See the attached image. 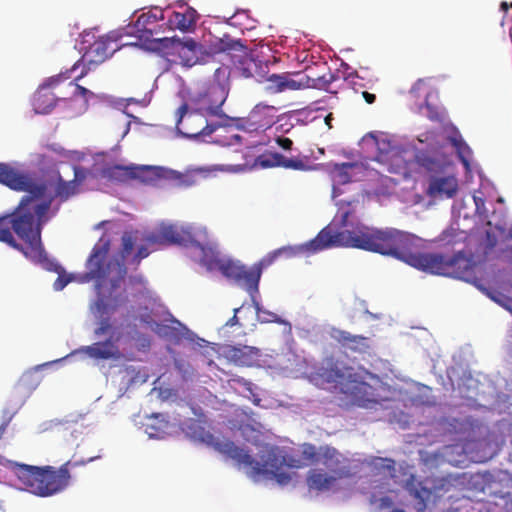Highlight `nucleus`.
Segmentation results:
<instances>
[{
  "label": "nucleus",
  "instance_id": "8",
  "mask_svg": "<svg viewBox=\"0 0 512 512\" xmlns=\"http://www.w3.org/2000/svg\"><path fill=\"white\" fill-rule=\"evenodd\" d=\"M92 309L101 318L97 328L94 330L95 336L100 337L109 334V337L105 341L81 347L79 352H83L95 360L120 359L122 354L117 343L121 338V334H116L110 319L104 317L105 315L112 314L116 309V305H110L104 297L99 296Z\"/></svg>",
  "mask_w": 512,
  "mask_h": 512
},
{
  "label": "nucleus",
  "instance_id": "6",
  "mask_svg": "<svg viewBox=\"0 0 512 512\" xmlns=\"http://www.w3.org/2000/svg\"><path fill=\"white\" fill-rule=\"evenodd\" d=\"M374 226H354L349 231H333L330 226L324 228L317 236L299 245H287L277 249L280 258L309 257L332 247H353L374 252Z\"/></svg>",
  "mask_w": 512,
  "mask_h": 512
},
{
  "label": "nucleus",
  "instance_id": "51",
  "mask_svg": "<svg viewBox=\"0 0 512 512\" xmlns=\"http://www.w3.org/2000/svg\"><path fill=\"white\" fill-rule=\"evenodd\" d=\"M14 413L8 415L5 420L3 421V423L0 425V438L2 437V435L5 433L12 417H13Z\"/></svg>",
  "mask_w": 512,
  "mask_h": 512
},
{
  "label": "nucleus",
  "instance_id": "37",
  "mask_svg": "<svg viewBox=\"0 0 512 512\" xmlns=\"http://www.w3.org/2000/svg\"><path fill=\"white\" fill-rule=\"evenodd\" d=\"M355 202H347V203H341L339 208H338V212H337V215H336V218L339 217L340 218V223L339 224H343V225H346V224H353L356 217L354 216L356 210H355V206L353 205Z\"/></svg>",
  "mask_w": 512,
  "mask_h": 512
},
{
  "label": "nucleus",
  "instance_id": "43",
  "mask_svg": "<svg viewBox=\"0 0 512 512\" xmlns=\"http://www.w3.org/2000/svg\"><path fill=\"white\" fill-rule=\"evenodd\" d=\"M430 94H431L430 91L425 92L424 107L427 110V117L432 121H439V120H441V115H440L437 107L433 106L428 101Z\"/></svg>",
  "mask_w": 512,
  "mask_h": 512
},
{
  "label": "nucleus",
  "instance_id": "10",
  "mask_svg": "<svg viewBox=\"0 0 512 512\" xmlns=\"http://www.w3.org/2000/svg\"><path fill=\"white\" fill-rule=\"evenodd\" d=\"M227 97L228 88L218 81H213L193 95L188 104L207 117L214 116L227 120L228 116L222 110Z\"/></svg>",
  "mask_w": 512,
  "mask_h": 512
},
{
  "label": "nucleus",
  "instance_id": "36",
  "mask_svg": "<svg viewBox=\"0 0 512 512\" xmlns=\"http://www.w3.org/2000/svg\"><path fill=\"white\" fill-rule=\"evenodd\" d=\"M38 386L35 375L24 373L15 385L17 392L23 393L25 397L29 396Z\"/></svg>",
  "mask_w": 512,
  "mask_h": 512
},
{
  "label": "nucleus",
  "instance_id": "23",
  "mask_svg": "<svg viewBox=\"0 0 512 512\" xmlns=\"http://www.w3.org/2000/svg\"><path fill=\"white\" fill-rule=\"evenodd\" d=\"M219 170L216 166L212 168L199 167L179 172L167 168V181L174 182L178 187L188 188L198 183L199 177H206L210 172Z\"/></svg>",
  "mask_w": 512,
  "mask_h": 512
},
{
  "label": "nucleus",
  "instance_id": "41",
  "mask_svg": "<svg viewBox=\"0 0 512 512\" xmlns=\"http://www.w3.org/2000/svg\"><path fill=\"white\" fill-rule=\"evenodd\" d=\"M265 90L272 94L283 92V74L270 75L267 78V85L265 87Z\"/></svg>",
  "mask_w": 512,
  "mask_h": 512
},
{
  "label": "nucleus",
  "instance_id": "50",
  "mask_svg": "<svg viewBox=\"0 0 512 512\" xmlns=\"http://www.w3.org/2000/svg\"><path fill=\"white\" fill-rule=\"evenodd\" d=\"M393 506V501L390 497L384 496L379 499V508L385 509V508H391Z\"/></svg>",
  "mask_w": 512,
  "mask_h": 512
},
{
  "label": "nucleus",
  "instance_id": "55",
  "mask_svg": "<svg viewBox=\"0 0 512 512\" xmlns=\"http://www.w3.org/2000/svg\"><path fill=\"white\" fill-rule=\"evenodd\" d=\"M125 371H126L127 373H133V372L135 371V368H134L133 366H127V367L125 368Z\"/></svg>",
  "mask_w": 512,
  "mask_h": 512
},
{
  "label": "nucleus",
  "instance_id": "53",
  "mask_svg": "<svg viewBox=\"0 0 512 512\" xmlns=\"http://www.w3.org/2000/svg\"><path fill=\"white\" fill-rule=\"evenodd\" d=\"M363 95V98L365 99V101L368 103V104H373L376 100V96L372 93H369L367 91H364L362 93Z\"/></svg>",
  "mask_w": 512,
  "mask_h": 512
},
{
  "label": "nucleus",
  "instance_id": "59",
  "mask_svg": "<svg viewBox=\"0 0 512 512\" xmlns=\"http://www.w3.org/2000/svg\"><path fill=\"white\" fill-rule=\"evenodd\" d=\"M99 224H101V225L109 224V221L103 220V221H101Z\"/></svg>",
  "mask_w": 512,
  "mask_h": 512
},
{
  "label": "nucleus",
  "instance_id": "2",
  "mask_svg": "<svg viewBox=\"0 0 512 512\" xmlns=\"http://www.w3.org/2000/svg\"><path fill=\"white\" fill-rule=\"evenodd\" d=\"M309 378L318 387L329 386L333 392L342 396L347 405L369 408L382 400L378 388L367 382V379L375 380L379 387H383L376 374L334 358L325 359Z\"/></svg>",
  "mask_w": 512,
  "mask_h": 512
},
{
  "label": "nucleus",
  "instance_id": "52",
  "mask_svg": "<svg viewBox=\"0 0 512 512\" xmlns=\"http://www.w3.org/2000/svg\"><path fill=\"white\" fill-rule=\"evenodd\" d=\"M239 311V308L234 309V315L226 322V326H234L238 324V317L237 312Z\"/></svg>",
  "mask_w": 512,
  "mask_h": 512
},
{
  "label": "nucleus",
  "instance_id": "45",
  "mask_svg": "<svg viewBox=\"0 0 512 512\" xmlns=\"http://www.w3.org/2000/svg\"><path fill=\"white\" fill-rule=\"evenodd\" d=\"M195 428H199L202 430V428L200 427L198 421L194 420V419H189L188 422H185L182 426V430L183 431H186L187 433L188 432V429L189 430H194L193 433H191V436L194 437V438H201L202 440H204L203 436H202V433H196V430Z\"/></svg>",
  "mask_w": 512,
  "mask_h": 512
},
{
  "label": "nucleus",
  "instance_id": "63",
  "mask_svg": "<svg viewBox=\"0 0 512 512\" xmlns=\"http://www.w3.org/2000/svg\"><path fill=\"white\" fill-rule=\"evenodd\" d=\"M505 308L511 310V307H509L508 305H505Z\"/></svg>",
  "mask_w": 512,
  "mask_h": 512
},
{
  "label": "nucleus",
  "instance_id": "33",
  "mask_svg": "<svg viewBox=\"0 0 512 512\" xmlns=\"http://www.w3.org/2000/svg\"><path fill=\"white\" fill-rule=\"evenodd\" d=\"M105 175L113 181L126 183L130 180H134V165L122 166L114 165L109 167L105 171Z\"/></svg>",
  "mask_w": 512,
  "mask_h": 512
},
{
  "label": "nucleus",
  "instance_id": "40",
  "mask_svg": "<svg viewBox=\"0 0 512 512\" xmlns=\"http://www.w3.org/2000/svg\"><path fill=\"white\" fill-rule=\"evenodd\" d=\"M161 416V414L154 415L153 418L154 420L157 421V424H148L146 426V432L150 437L159 438L166 433V430L168 428V422L163 419L159 420V417Z\"/></svg>",
  "mask_w": 512,
  "mask_h": 512
},
{
  "label": "nucleus",
  "instance_id": "26",
  "mask_svg": "<svg viewBox=\"0 0 512 512\" xmlns=\"http://www.w3.org/2000/svg\"><path fill=\"white\" fill-rule=\"evenodd\" d=\"M340 456V453L335 448L321 446V454L319 455L318 463L325 466L331 474L342 479L348 477L350 474L347 469L341 467Z\"/></svg>",
  "mask_w": 512,
  "mask_h": 512
},
{
  "label": "nucleus",
  "instance_id": "13",
  "mask_svg": "<svg viewBox=\"0 0 512 512\" xmlns=\"http://www.w3.org/2000/svg\"><path fill=\"white\" fill-rule=\"evenodd\" d=\"M219 271L225 278L233 281L237 285L245 288L247 292L253 294L258 291L260 281V271L247 269L246 266L232 259H224L219 266Z\"/></svg>",
  "mask_w": 512,
  "mask_h": 512
},
{
  "label": "nucleus",
  "instance_id": "42",
  "mask_svg": "<svg viewBox=\"0 0 512 512\" xmlns=\"http://www.w3.org/2000/svg\"><path fill=\"white\" fill-rule=\"evenodd\" d=\"M280 259V256L277 252V249L267 253L257 264H255L252 269L259 270L260 275L262 274V270L271 266L276 260Z\"/></svg>",
  "mask_w": 512,
  "mask_h": 512
},
{
  "label": "nucleus",
  "instance_id": "49",
  "mask_svg": "<svg viewBox=\"0 0 512 512\" xmlns=\"http://www.w3.org/2000/svg\"><path fill=\"white\" fill-rule=\"evenodd\" d=\"M74 95L76 96H81L83 98H87V96H93V92H91L90 90H88L87 88L79 85V84H75V93Z\"/></svg>",
  "mask_w": 512,
  "mask_h": 512
},
{
  "label": "nucleus",
  "instance_id": "29",
  "mask_svg": "<svg viewBox=\"0 0 512 512\" xmlns=\"http://www.w3.org/2000/svg\"><path fill=\"white\" fill-rule=\"evenodd\" d=\"M336 340L345 348L358 353H366L371 349V340L362 335H353L347 331H337Z\"/></svg>",
  "mask_w": 512,
  "mask_h": 512
},
{
  "label": "nucleus",
  "instance_id": "7",
  "mask_svg": "<svg viewBox=\"0 0 512 512\" xmlns=\"http://www.w3.org/2000/svg\"><path fill=\"white\" fill-rule=\"evenodd\" d=\"M70 465H72L71 461H67L59 468L10 462V469L23 490L39 497H49L68 487L71 478Z\"/></svg>",
  "mask_w": 512,
  "mask_h": 512
},
{
  "label": "nucleus",
  "instance_id": "27",
  "mask_svg": "<svg viewBox=\"0 0 512 512\" xmlns=\"http://www.w3.org/2000/svg\"><path fill=\"white\" fill-rule=\"evenodd\" d=\"M167 168L152 165H134V180L145 185L156 186L160 181L166 180Z\"/></svg>",
  "mask_w": 512,
  "mask_h": 512
},
{
  "label": "nucleus",
  "instance_id": "32",
  "mask_svg": "<svg viewBox=\"0 0 512 512\" xmlns=\"http://www.w3.org/2000/svg\"><path fill=\"white\" fill-rule=\"evenodd\" d=\"M80 192V188L76 186L75 182L66 181L61 176L58 177L54 188V198L60 200V202H65L71 197L77 195Z\"/></svg>",
  "mask_w": 512,
  "mask_h": 512
},
{
  "label": "nucleus",
  "instance_id": "20",
  "mask_svg": "<svg viewBox=\"0 0 512 512\" xmlns=\"http://www.w3.org/2000/svg\"><path fill=\"white\" fill-rule=\"evenodd\" d=\"M482 234H488L492 244L491 253L499 247L501 253L512 258V226H479Z\"/></svg>",
  "mask_w": 512,
  "mask_h": 512
},
{
  "label": "nucleus",
  "instance_id": "34",
  "mask_svg": "<svg viewBox=\"0 0 512 512\" xmlns=\"http://www.w3.org/2000/svg\"><path fill=\"white\" fill-rule=\"evenodd\" d=\"M451 144L456 149L457 155L462 162V164L468 168L470 165V157L472 156V150L467 145V143L463 140L461 135L457 132L455 136L449 137Z\"/></svg>",
  "mask_w": 512,
  "mask_h": 512
},
{
  "label": "nucleus",
  "instance_id": "1",
  "mask_svg": "<svg viewBox=\"0 0 512 512\" xmlns=\"http://www.w3.org/2000/svg\"><path fill=\"white\" fill-rule=\"evenodd\" d=\"M440 241L444 246H451L454 253H411L410 234L395 228L375 227L374 252L393 256L425 272L460 279H466L473 267L485 262L491 254L489 235L482 234L479 226L469 233L450 226L442 232Z\"/></svg>",
  "mask_w": 512,
  "mask_h": 512
},
{
  "label": "nucleus",
  "instance_id": "56",
  "mask_svg": "<svg viewBox=\"0 0 512 512\" xmlns=\"http://www.w3.org/2000/svg\"><path fill=\"white\" fill-rule=\"evenodd\" d=\"M489 296L492 298V300L498 302V303H501V300L499 298H497L496 296L492 295L489 293Z\"/></svg>",
  "mask_w": 512,
  "mask_h": 512
},
{
  "label": "nucleus",
  "instance_id": "21",
  "mask_svg": "<svg viewBox=\"0 0 512 512\" xmlns=\"http://www.w3.org/2000/svg\"><path fill=\"white\" fill-rule=\"evenodd\" d=\"M255 165L261 168L282 167L292 170H304L306 165L300 158H287L278 152H265L255 159Z\"/></svg>",
  "mask_w": 512,
  "mask_h": 512
},
{
  "label": "nucleus",
  "instance_id": "17",
  "mask_svg": "<svg viewBox=\"0 0 512 512\" xmlns=\"http://www.w3.org/2000/svg\"><path fill=\"white\" fill-rule=\"evenodd\" d=\"M335 76L331 72L319 77H310L304 73H296L293 76L283 74V87L286 90H301L305 88H315L328 90L329 85L335 81Z\"/></svg>",
  "mask_w": 512,
  "mask_h": 512
},
{
  "label": "nucleus",
  "instance_id": "54",
  "mask_svg": "<svg viewBox=\"0 0 512 512\" xmlns=\"http://www.w3.org/2000/svg\"><path fill=\"white\" fill-rule=\"evenodd\" d=\"M334 117H333V114L332 113H329L328 115H326L325 117V124L328 126L329 129L332 128V121H333Z\"/></svg>",
  "mask_w": 512,
  "mask_h": 512
},
{
  "label": "nucleus",
  "instance_id": "60",
  "mask_svg": "<svg viewBox=\"0 0 512 512\" xmlns=\"http://www.w3.org/2000/svg\"><path fill=\"white\" fill-rule=\"evenodd\" d=\"M393 512H405V511L399 510V509H395V510H393Z\"/></svg>",
  "mask_w": 512,
  "mask_h": 512
},
{
  "label": "nucleus",
  "instance_id": "16",
  "mask_svg": "<svg viewBox=\"0 0 512 512\" xmlns=\"http://www.w3.org/2000/svg\"><path fill=\"white\" fill-rule=\"evenodd\" d=\"M277 121V108L257 104L245 118L243 128L249 132L266 131Z\"/></svg>",
  "mask_w": 512,
  "mask_h": 512
},
{
  "label": "nucleus",
  "instance_id": "19",
  "mask_svg": "<svg viewBox=\"0 0 512 512\" xmlns=\"http://www.w3.org/2000/svg\"><path fill=\"white\" fill-rule=\"evenodd\" d=\"M458 191V180L453 174L431 175L426 190L432 198H452Z\"/></svg>",
  "mask_w": 512,
  "mask_h": 512
},
{
  "label": "nucleus",
  "instance_id": "44",
  "mask_svg": "<svg viewBox=\"0 0 512 512\" xmlns=\"http://www.w3.org/2000/svg\"><path fill=\"white\" fill-rule=\"evenodd\" d=\"M74 178L71 180L72 182L76 183V186L80 188V186L83 184V182L86 180L88 171L84 167L81 166H74Z\"/></svg>",
  "mask_w": 512,
  "mask_h": 512
},
{
  "label": "nucleus",
  "instance_id": "12",
  "mask_svg": "<svg viewBox=\"0 0 512 512\" xmlns=\"http://www.w3.org/2000/svg\"><path fill=\"white\" fill-rule=\"evenodd\" d=\"M118 49L119 46L115 41H112L109 37L101 36L89 45L83 56L74 63L69 71L71 73L82 67L80 74L75 78L77 81L86 76L97 65L103 63Z\"/></svg>",
  "mask_w": 512,
  "mask_h": 512
},
{
  "label": "nucleus",
  "instance_id": "15",
  "mask_svg": "<svg viewBox=\"0 0 512 512\" xmlns=\"http://www.w3.org/2000/svg\"><path fill=\"white\" fill-rule=\"evenodd\" d=\"M41 226H6L0 229V241L7 243L11 247L23 251V247L16 242L13 233L18 239L34 249L40 243Z\"/></svg>",
  "mask_w": 512,
  "mask_h": 512
},
{
  "label": "nucleus",
  "instance_id": "58",
  "mask_svg": "<svg viewBox=\"0 0 512 512\" xmlns=\"http://www.w3.org/2000/svg\"><path fill=\"white\" fill-rule=\"evenodd\" d=\"M54 264H55V263H50V264H49V267H48V270H50V271H54Z\"/></svg>",
  "mask_w": 512,
  "mask_h": 512
},
{
  "label": "nucleus",
  "instance_id": "61",
  "mask_svg": "<svg viewBox=\"0 0 512 512\" xmlns=\"http://www.w3.org/2000/svg\"><path fill=\"white\" fill-rule=\"evenodd\" d=\"M505 308L511 310V307H509L508 305H505Z\"/></svg>",
  "mask_w": 512,
  "mask_h": 512
},
{
  "label": "nucleus",
  "instance_id": "28",
  "mask_svg": "<svg viewBox=\"0 0 512 512\" xmlns=\"http://www.w3.org/2000/svg\"><path fill=\"white\" fill-rule=\"evenodd\" d=\"M164 19V11L160 8H153L148 12L142 13L135 22V28L141 35L139 39H149L154 34L152 25L156 24L159 20Z\"/></svg>",
  "mask_w": 512,
  "mask_h": 512
},
{
  "label": "nucleus",
  "instance_id": "4",
  "mask_svg": "<svg viewBox=\"0 0 512 512\" xmlns=\"http://www.w3.org/2000/svg\"><path fill=\"white\" fill-rule=\"evenodd\" d=\"M0 183L14 191L29 193L22 197L13 213L0 217V224H44L50 219L51 200L33 204L35 198L45 195V183L35 182L28 174L6 163H0Z\"/></svg>",
  "mask_w": 512,
  "mask_h": 512
},
{
  "label": "nucleus",
  "instance_id": "38",
  "mask_svg": "<svg viewBox=\"0 0 512 512\" xmlns=\"http://www.w3.org/2000/svg\"><path fill=\"white\" fill-rule=\"evenodd\" d=\"M54 272L58 274L57 279L53 283L55 291L63 290L70 282L76 279L75 275L67 274L65 269L59 264H54Z\"/></svg>",
  "mask_w": 512,
  "mask_h": 512
},
{
  "label": "nucleus",
  "instance_id": "22",
  "mask_svg": "<svg viewBox=\"0 0 512 512\" xmlns=\"http://www.w3.org/2000/svg\"><path fill=\"white\" fill-rule=\"evenodd\" d=\"M225 357L238 366L250 367L258 361L260 350L247 345H227L224 348Z\"/></svg>",
  "mask_w": 512,
  "mask_h": 512
},
{
  "label": "nucleus",
  "instance_id": "48",
  "mask_svg": "<svg viewBox=\"0 0 512 512\" xmlns=\"http://www.w3.org/2000/svg\"><path fill=\"white\" fill-rule=\"evenodd\" d=\"M149 251L146 247L144 246H141L138 248L134 258H133V261L136 265H138L140 263V261L144 258H146L148 255H149Z\"/></svg>",
  "mask_w": 512,
  "mask_h": 512
},
{
  "label": "nucleus",
  "instance_id": "14",
  "mask_svg": "<svg viewBox=\"0 0 512 512\" xmlns=\"http://www.w3.org/2000/svg\"><path fill=\"white\" fill-rule=\"evenodd\" d=\"M70 78V71L60 73L59 75L48 78L39 86L33 97V107L38 114H47L56 106L57 98L50 91L57 86L63 79Z\"/></svg>",
  "mask_w": 512,
  "mask_h": 512
},
{
  "label": "nucleus",
  "instance_id": "5",
  "mask_svg": "<svg viewBox=\"0 0 512 512\" xmlns=\"http://www.w3.org/2000/svg\"><path fill=\"white\" fill-rule=\"evenodd\" d=\"M113 239L105 232L94 245L87 261V271L79 276V282L85 283L91 280L97 282L96 288L99 290L105 281L111 282L112 286H116L126 275L125 258L131 254L135 238L131 233H124L121 236V248L119 257H113L107 260Z\"/></svg>",
  "mask_w": 512,
  "mask_h": 512
},
{
  "label": "nucleus",
  "instance_id": "46",
  "mask_svg": "<svg viewBox=\"0 0 512 512\" xmlns=\"http://www.w3.org/2000/svg\"><path fill=\"white\" fill-rule=\"evenodd\" d=\"M426 84L423 79H418L410 89V94L414 97H419L420 92L425 88Z\"/></svg>",
  "mask_w": 512,
  "mask_h": 512
},
{
  "label": "nucleus",
  "instance_id": "35",
  "mask_svg": "<svg viewBox=\"0 0 512 512\" xmlns=\"http://www.w3.org/2000/svg\"><path fill=\"white\" fill-rule=\"evenodd\" d=\"M259 67V62L254 58L245 55L239 60L237 70L244 78H251L256 76V71Z\"/></svg>",
  "mask_w": 512,
  "mask_h": 512
},
{
  "label": "nucleus",
  "instance_id": "47",
  "mask_svg": "<svg viewBox=\"0 0 512 512\" xmlns=\"http://www.w3.org/2000/svg\"><path fill=\"white\" fill-rule=\"evenodd\" d=\"M276 143L279 147L284 150H291L293 146V141L290 138L279 136L276 138Z\"/></svg>",
  "mask_w": 512,
  "mask_h": 512
},
{
  "label": "nucleus",
  "instance_id": "31",
  "mask_svg": "<svg viewBox=\"0 0 512 512\" xmlns=\"http://www.w3.org/2000/svg\"><path fill=\"white\" fill-rule=\"evenodd\" d=\"M338 479L340 478L331 473L311 469L307 474L306 483L310 490L326 491L331 489Z\"/></svg>",
  "mask_w": 512,
  "mask_h": 512
},
{
  "label": "nucleus",
  "instance_id": "30",
  "mask_svg": "<svg viewBox=\"0 0 512 512\" xmlns=\"http://www.w3.org/2000/svg\"><path fill=\"white\" fill-rule=\"evenodd\" d=\"M197 19V11L192 7L186 6L183 12L173 11L168 19V24L171 29H179L185 32L195 26Z\"/></svg>",
  "mask_w": 512,
  "mask_h": 512
},
{
  "label": "nucleus",
  "instance_id": "57",
  "mask_svg": "<svg viewBox=\"0 0 512 512\" xmlns=\"http://www.w3.org/2000/svg\"><path fill=\"white\" fill-rule=\"evenodd\" d=\"M340 166H341V168H351V167H352V164H349V163H342Z\"/></svg>",
  "mask_w": 512,
  "mask_h": 512
},
{
  "label": "nucleus",
  "instance_id": "11",
  "mask_svg": "<svg viewBox=\"0 0 512 512\" xmlns=\"http://www.w3.org/2000/svg\"><path fill=\"white\" fill-rule=\"evenodd\" d=\"M177 117L176 129L187 138L209 136L219 127L217 124H209L206 115L187 103L178 108Z\"/></svg>",
  "mask_w": 512,
  "mask_h": 512
},
{
  "label": "nucleus",
  "instance_id": "25",
  "mask_svg": "<svg viewBox=\"0 0 512 512\" xmlns=\"http://www.w3.org/2000/svg\"><path fill=\"white\" fill-rule=\"evenodd\" d=\"M415 161L421 168L432 175L442 174L449 165V161L443 154L430 150L417 151Z\"/></svg>",
  "mask_w": 512,
  "mask_h": 512
},
{
  "label": "nucleus",
  "instance_id": "39",
  "mask_svg": "<svg viewBox=\"0 0 512 512\" xmlns=\"http://www.w3.org/2000/svg\"><path fill=\"white\" fill-rule=\"evenodd\" d=\"M302 460L310 464H316L319 461V455L321 454V447L317 449L315 445L305 443L302 445Z\"/></svg>",
  "mask_w": 512,
  "mask_h": 512
},
{
  "label": "nucleus",
  "instance_id": "24",
  "mask_svg": "<svg viewBox=\"0 0 512 512\" xmlns=\"http://www.w3.org/2000/svg\"><path fill=\"white\" fill-rule=\"evenodd\" d=\"M365 144H370L372 147H375L377 150V154L374 159L380 163H386L390 159H394L396 162L402 161L398 153L395 151L394 146L391 141L387 139L384 135H376L373 133H369L364 137Z\"/></svg>",
  "mask_w": 512,
  "mask_h": 512
},
{
  "label": "nucleus",
  "instance_id": "18",
  "mask_svg": "<svg viewBox=\"0 0 512 512\" xmlns=\"http://www.w3.org/2000/svg\"><path fill=\"white\" fill-rule=\"evenodd\" d=\"M175 49L180 59V64L185 67H193L196 64L204 63L209 53L204 46L192 38L176 40Z\"/></svg>",
  "mask_w": 512,
  "mask_h": 512
},
{
  "label": "nucleus",
  "instance_id": "62",
  "mask_svg": "<svg viewBox=\"0 0 512 512\" xmlns=\"http://www.w3.org/2000/svg\"><path fill=\"white\" fill-rule=\"evenodd\" d=\"M505 308L511 310V307H509L508 305H505Z\"/></svg>",
  "mask_w": 512,
  "mask_h": 512
},
{
  "label": "nucleus",
  "instance_id": "9",
  "mask_svg": "<svg viewBox=\"0 0 512 512\" xmlns=\"http://www.w3.org/2000/svg\"><path fill=\"white\" fill-rule=\"evenodd\" d=\"M147 240L152 244L199 247L202 251L200 263L208 271L218 270L225 259L220 257L216 248L201 245L183 226H162L160 233L150 235Z\"/></svg>",
  "mask_w": 512,
  "mask_h": 512
},
{
  "label": "nucleus",
  "instance_id": "3",
  "mask_svg": "<svg viewBox=\"0 0 512 512\" xmlns=\"http://www.w3.org/2000/svg\"><path fill=\"white\" fill-rule=\"evenodd\" d=\"M215 450L233 459L238 466L245 467L247 475L253 480L260 477L274 478L280 485H287L291 481L288 473L281 472L284 466L289 468H302L307 463L292 455H283L276 446H265L259 456L260 461L255 460L247 451L236 446L229 440H216L212 443Z\"/></svg>",
  "mask_w": 512,
  "mask_h": 512
}]
</instances>
